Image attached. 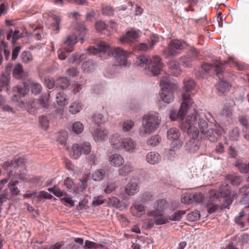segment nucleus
<instances>
[{"label":"nucleus","instance_id":"obj_16","mask_svg":"<svg viewBox=\"0 0 249 249\" xmlns=\"http://www.w3.org/2000/svg\"><path fill=\"white\" fill-rule=\"evenodd\" d=\"M92 134L95 141L101 142L107 139L108 132L107 129L97 128L94 129Z\"/></svg>","mask_w":249,"mask_h":249},{"label":"nucleus","instance_id":"obj_12","mask_svg":"<svg viewBox=\"0 0 249 249\" xmlns=\"http://www.w3.org/2000/svg\"><path fill=\"white\" fill-rule=\"evenodd\" d=\"M48 96L49 95H43L38 100L30 98L29 101L25 103V107L28 109L39 107L47 108L49 104Z\"/></svg>","mask_w":249,"mask_h":249},{"label":"nucleus","instance_id":"obj_24","mask_svg":"<svg viewBox=\"0 0 249 249\" xmlns=\"http://www.w3.org/2000/svg\"><path fill=\"white\" fill-rule=\"evenodd\" d=\"M82 147L79 144H74L72 146L70 156L74 159H77L81 155Z\"/></svg>","mask_w":249,"mask_h":249},{"label":"nucleus","instance_id":"obj_38","mask_svg":"<svg viewBox=\"0 0 249 249\" xmlns=\"http://www.w3.org/2000/svg\"><path fill=\"white\" fill-rule=\"evenodd\" d=\"M134 125V122L130 120L125 121L122 124V130L124 132H128L131 130Z\"/></svg>","mask_w":249,"mask_h":249},{"label":"nucleus","instance_id":"obj_57","mask_svg":"<svg viewBox=\"0 0 249 249\" xmlns=\"http://www.w3.org/2000/svg\"><path fill=\"white\" fill-rule=\"evenodd\" d=\"M234 195H230L228 197H224L225 199L224 202L223 207L225 208L229 209L230 206L232 203Z\"/></svg>","mask_w":249,"mask_h":249},{"label":"nucleus","instance_id":"obj_60","mask_svg":"<svg viewBox=\"0 0 249 249\" xmlns=\"http://www.w3.org/2000/svg\"><path fill=\"white\" fill-rule=\"evenodd\" d=\"M9 9V4L8 3H2L0 5V17L2 15L7 13Z\"/></svg>","mask_w":249,"mask_h":249},{"label":"nucleus","instance_id":"obj_62","mask_svg":"<svg viewBox=\"0 0 249 249\" xmlns=\"http://www.w3.org/2000/svg\"><path fill=\"white\" fill-rule=\"evenodd\" d=\"M96 29L100 32L104 30L107 28V24L103 21H99L96 22L95 24Z\"/></svg>","mask_w":249,"mask_h":249},{"label":"nucleus","instance_id":"obj_33","mask_svg":"<svg viewBox=\"0 0 249 249\" xmlns=\"http://www.w3.org/2000/svg\"><path fill=\"white\" fill-rule=\"evenodd\" d=\"M226 178L234 185H239L242 181V179L241 177L234 176L233 175H227L226 176Z\"/></svg>","mask_w":249,"mask_h":249},{"label":"nucleus","instance_id":"obj_54","mask_svg":"<svg viewBox=\"0 0 249 249\" xmlns=\"http://www.w3.org/2000/svg\"><path fill=\"white\" fill-rule=\"evenodd\" d=\"M85 55L81 54L79 55L78 53H74L71 57L69 58L70 62L73 63L75 61H78V62L81 61L82 60L85 59Z\"/></svg>","mask_w":249,"mask_h":249},{"label":"nucleus","instance_id":"obj_1","mask_svg":"<svg viewBox=\"0 0 249 249\" xmlns=\"http://www.w3.org/2000/svg\"><path fill=\"white\" fill-rule=\"evenodd\" d=\"M204 115L198 113L196 110H193V112L188 114L186 118L185 127L187 128L190 126H193L196 124L197 118H198V126L201 134V137L207 139L211 142H216L219 136V129L211 128L208 129V124L203 118Z\"/></svg>","mask_w":249,"mask_h":249},{"label":"nucleus","instance_id":"obj_63","mask_svg":"<svg viewBox=\"0 0 249 249\" xmlns=\"http://www.w3.org/2000/svg\"><path fill=\"white\" fill-rule=\"evenodd\" d=\"M99 155L97 154L92 153L88 157V160L89 162L92 164H96L98 160Z\"/></svg>","mask_w":249,"mask_h":249},{"label":"nucleus","instance_id":"obj_46","mask_svg":"<svg viewBox=\"0 0 249 249\" xmlns=\"http://www.w3.org/2000/svg\"><path fill=\"white\" fill-rule=\"evenodd\" d=\"M114 9L110 6H103L102 13L103 15L107 16H112L114 14Z\"/></svg>","mask_w":249,"mask_h":249},{"label":"nucleus","instance_id":"obj_29","mask_svg":"<svg viewBox=\"0 0 249 249\" xmlns=\"http://www.w3.org/2000/svg\"><path fill=\"white\" fill-rule=\"evenodd\" d=\"M133 171V167L130 164H125L118 170L119 175L125 176Z\"/></svg>","mask_w":249,"mask_h":249},{"label":"nucleus","instance_id":"obj_59","mask_svg":"<svg viewBox=\"0 0 249 249\" xmlns=\"http://www.w3.org/2000/svg\"><path fill=\"white\" fill-rule=\"evenodd\" d=\"M8 191L7 189H4L0 194V203L2 205L3 202L6 201L8 199Z\"/></svg>","mask_w":249,"mask_h":249},{"label":"nucleus","instance_id":"obj_61","mask_svg":"<svg viewBox=\"0 0 249 249\" xmlns=\"http://www.w3.org/2000/svg\"><path fill=\"white\" fill-rule=\"evenodd\" d=\"M108 203L110 204V205L114 207H117L120 204V200L118 198L114 196L109 198Z\"/></svg>","mask_w":249,"mask_h":249},{"label":"nucleus","instance_id":"obj_56","mask_svg":"<svg viewBox=\"0 0 249 249\" xmlns=\"http://www.w3.org/2000/svg\"><path fill=\"white\" fill-rule=\"evenodd\" d=\"M82 150L85 154H88L91 150L90 144L88 142H84L80 144Z\"/></svg>","mask_w":249,"mask_h":249},{"label":"nucleus","instance_id":"obj_49","mask_svg":"<svg viewBox=\"0 0 249 249\" xmlns=\"http://www.w3.org/2000/svg\"><path fill=\"white\" fill-rule=\"evenodd\" d=\"M105 120V117L101 114H95L93 117V121L94 123L98 126L103 123Z\"/></svg>","mask_w":249,"mask_h":249},{"label":"nucleus","instance_id":"obj_31","mask_svg":"<svg viewBox=\"0 0 249 249\" xmlns=\"http://www.w3.org/2000/svg\"><path fill=\"white\" fill-rule=\"evenodd\" d=\"M106 173V172L105 170H97L92 174V179L95 181H101L105 178Z\"/></svg>","mask_w":249,"mask_h":249},{"label":"nucleus","instance_id":"obj_37","mask_svg":"<svg viewBox=\"0 0 249 249\" xmlns=\"http://www.w3.org/2000/svg\"><path fill=\"white\" fill-rule=\"evenodd\" d=\"M56 100L58 105L64 106L67 104V100L63 92H58L56 96Z\"/></svg>","mask_w":249,"mask_h":249},{"label":"nucleus","instance_id":"obj_51","mask_svg":"<svg viewBox=\"0 0 249 249\" xmlns=\"http://www.w3.org/2000/svg\"><path fill=\"white\" fill-rule=\"evenodd\" d=\"M44 83L47 87L49 89H52L56 85V82H54L53 78L49 76L45 78Z\"/></svg>","mask_w":249,"mask_h":249},{"label":"nucleus","instance_id":"obj_42","mask_svg":"<svg viewBox=\"0 0 249 249\" xmlns=\"http://www.w3.org/2000/svg\"><path fill=\"white\" fill-rule=\"evenodd\" d=\"M105 200H106L103 198V196L101 195L95 196L93 198L91 206L95 207L101 205L105 203Z\"/></svg>","mask_w":249,"mask_h":249},{"label":"nucleus","instance_id":"obj_5","mask_svg":"<svg viewBox=\"0 0 249 249\" xmlns=\"http://www.w3.org/2000/svg\"><path fill=\"white\" fill-rule=\"evenodd\" d=\"M172 78L165 74L160 80V86L162 91L160 93V99L165 103H170L174 100L173 93L176 86L172 82Z\"/></svg>","mask_w":249,"mask_h":249},{"label":"nucleus","instance_id":"obj_48","mask_svg":"<svg viewBox=\"0 0 249 249\" xmlns=\"http://www.w3.org/2000/svg\"><path fill=\"white\" fill-rule=\"evenodd\" d=\"M134 49L135 51L146 52L151 49L146 43H139L135 46Z\"/></svg>","mask_w":249,"mask_h":249},{"label":"nucleus","instance_id":"obj_17","mask_svg":"<svg viewBox=\"0 0 249 249\" xmlns=\"http://www.w3.org/2000/svg\"><path fill=\"white\" fill-rule=\"evenodd\" d=\"M109 164L114 167H119L124 163V159L122 156L119 154H114L109 157Z\"/></svg>","mask_w":249,"mask_h":249},{"label":"nucleus","instance_id":"obj_27","mask_svg":"<svg viewBox=\"0 0 249 249\" xmlns=\"http://www.w3.org/2000/svg\"><path fill=\"white\" fill-rule=\"evenodd\" d=\"M32 92L35 95L39 94L42 90L41 85L37 82L29 81Z\"/></svg>","mask_w":249,"mask_h":249},{"label":"nucleus","instance_id":"obj_47","mask_svg":"<svg viewBox=\"0 0 249 249\" xmlns=\"http://www.w3.org/2000/svg\"><path fill=\"white\" fill-rule=\"evenodd\" d=\"M39 124L41 128L44 130H47L49 126V120L46 116H42L39 119Z\"/></svg>","mask_w":249,"mask_h":249},{"label":"nucleus","instance_id":"obj_52","mask_svg":"<svg viewBox=\"0 0 249 249\" xmlns=\"http://www.w3.org/2000/svg\"><path fill=\"white\" fill-rule=\"evenodd\" d=\"M240 172L242 173H247L249 172V162L248 164L242 163L236 165Z\"/></svg>","mask_w":249,"mask_h":249},{"label":"nucleus","instance_id":"obj_7","mask_svg":"<svg viewBox=\"0 0 249 249\" xmlns=\"http://www.w3.org/2000/svg\"><path fill=\"white\" fill-rule=\"evenodd\" d=\"M136 63L138 65L148 66L154 75H158L162 71V63L161 62L160 58L157 55L154 56L150 60L146 56L140 55L137 58Z\"/></svg>","mask_w":249,"mask_h":249},{"label":"nucleus","instance_id":"obj_39","mask_svg":"<svg viewBox=\"0 0 249 249\" xmlns=\"http://www.w3.org/2000/svg\"><path fill=\"white\" fill-rule=\"evenodd\" d=\"M84 125L80 122H75L72 126V131L76 134H79L84 130Z\"/></svg>","mask_w":249,"mask_h":249},{"label":"nucleus","instance_id":"obj_3","mask_svg":"<svg viewBox=\"0 0 249 249\" xmlns=\"http://www.w3.org/2000/svg\"><path fill=\"white\" fill-rule=\"evenodd\" d=\"M87 29L82 24H77L75 27V32L67 36L64 41V48L59 49L57 51L58 57L60 59L64 60L67 56V54L71 52L73 50L74 45L77 43L78 34L79 37L84 41V37L87 34Z\"/></svg>","mask_w":249,"mask_h":249},{"label":"nucleus","instance_id":"obj_28","mask_svg":"<svg viewBox=\"0 0 249 249\" xmlns=\"http://www.w3.org/2000/svg\"><path fill=\"white\" fill-rule=\"evenodd\" d=\"M161 139L158 135H154L150 137L147 140V143L151 146H155L160 142Z\"/></svg>","mask_w":249,"mask_h":249},{"label":"nucleus","instance_id":"obj_40","mask_svg":"<svg viewBox=\"0 0 249 249\" xmlns=\"http://www.w3.org/2000/svg\"><path fill=\"white\" fill-rule=\"evenodd\" d=\"M181 200L184 204H189L193 203V194L190 193H183L181 196Z\"/></svg>","mask_w":249,"mask_h":249},{"label":"nucleus","instance_id":"obj_14","mask_svg":"<svg viewBox=\"0 0 249 249\" xmlns=\"http://www.w3.org/2000/svg\"><path fill=\"white\" fill-rule=\"evenodd\" d=\"M139 179L133 177L130 179L125 187V193L129 196H133L139 190Z\"/></svg>","mask_w":249,"mask_h":249},{"label":"nucleus","instance_id":"obj_53","mask_svg":"<svg viewBox=\"0 0 249 249\" xmlns=\"http://www.w3.org/2000/svg\"><path fill=\"white\" fill-rule=\"evenodd\" d=\"M159 41V36L157 35H153L150 36L148 42L149 43V46L152 49L154 46Z\"/></svg>","mask_w":249,"mask_h":249},{"label":"nucleus","instance_id":"obj_50","mask_svg":"<svg viewBox=\"0 0 249 249\" xmlns=\"http://www.w3.org/2000/svg\"><path fill=\"white\" fill-rule=\"evenodd\" d=\"M204 199V196L201 193H196L193 194V202L201 203Z\"/></svg>","mask_w":249,"mask_h":249},{"label":"nucleus","instance_id":"obj_55","mask_svg":"<svg viewBox=\"0 0 249 249\" xmlns=\"http://www.w3.org/2000/svg\"><path fill=\"white\" fill-rule=\"evenodd\" d=\"M98 246V245L94 242L86 240L83 248L84 249H97Z\"/></svg>","mask_w":249,"mask_h":249},{"label":"nucleus","instance_id":"obj_58","mask_svg":"<svg viewBox=\"0 0 249 249\" xmlns=\"http://www.w3.org/2000/svg\"><path fill=\"white\" fill-rule=\"evenodd\" d=\"M9 83V77L4 74H1L0 78V85L3 88L4 87L7 86Z\"/></svg>","mask_w":249,"mask_h":249},{"label":"nucleus","instance_id":"obj_30","mask_svg":"<svg viewBox=\"0 0 249 249\" xmlns=\"http://www.w3.org/2000/svg\"><path fill=\"white\" fill-rule=\"evenodd\" d=\"M219 191L222 197H228L231 195L230 187L226 184H222L220 186Z\"/></svg>","mask_w":249,"mask_h":249},{"label":"nucleus","instance_id":"obj_25","mask_svg":"<svg viewBox=\"0 0 249 249\" xmlns=\"http://www.w3.org/2000/svg\"><path fill=\"white\" fill-rule=\"evenodd\" d=\"M69 85V80L66 77L59 78L56 81V88L64 89L68 87Z\"/></svg>","mask_w":249,"mask_h":249},{"label":"nucleus","instance_id":"obj_18","mask_svg":"<svg viewBox=\"0 0 249 249\" xmlns=\"http://www.w3.org/2000/svg\"><path fill=\"white\" fill-rule=\"evenodd\" d=\"M132 214L136 216L141 217L144 213V206L140 204H134L130 208Z\"/></svg>","mask_w":249,"mask_h":249},{"label":"nucleus","instance_id":"obj_36","mask_svg":"<svg viewBox=\"0 0 249 249\" xmlns=\"http://www.w3.org/2000/svg\"><path fill=\"white\" fill-rule=\"evenodd\" d=\"M20 57L22 62L24 63H28L33 60V55L29 51L23 52Z\"/></svg>","mask_w":249,"mask_h":249},{"label":"nucleus","instance_id":"obj_43","mask_svg":"<svg viewBox=\"0 0 249 249\" xmlns=\"http://www.w3.org/2000/svg\"><path fill=\"white\" fill-rule=\"evenodd\" d=\"M57 141L60 143L63 144L66 141L67 133L65 131H60L56 133Z\"/></svg>","mask_w":249,"mask_h":249},{"label":"nucleus","instance_id":"obj_2","mask_svg":"<svg viewBox=\"0 0 249 249\" xmlns=\"http://www.w3.org/2000/svg\"><path fill=\"white\" fill-rule=\"evenodd\" d=\"M109 52L116 59L120 65L127 66L129 64L127 60L129 55L128 52L118 47L110 48L105 42H100L97 47L90 46L87 50V53L89 54H99L100 57H103V55L108 56Z\"/></svg>","mask_w":249,"mask_h":249},{"label":"nucleus","instance_id":"obj_8","mask_svg":"<svg viewBox=\"0 0 249 249\" xmlns=\"http://www.w3.org/2000/svg\"><path fill=\"white\" fill-rule=\"evenodd\" d=\"M199 132L196 126L190 125L187 128V133L190 139L187 141L185 147V149L190 153H195L199 148L200 142L198 139Z\"/></svg>","mask_w":249,"mask_h":249},{"label":"nucleus","instance_id":"obj_41","mask_svg":"<svg viewBox=\"0 0 249 249\" xmlns=\"http://www.w3.org/2000/svg\"><path fill=\"white\" fill-rule=\"evenodd\" d=\"M186 213L185 211H178L174 213L171 216L168 217L169 221H179L181 218L182 216Z\"/></svg>","mask_w":249,"mask_h":249},{"label":"nucleus","instance_id":"obj_13","mask_svg":"<svg viewBox=\"0 0 249 249\" xmlns=\"http://www.w3.org/2000/svg\"><path fill=\"white\" fill-rule=\"evenodd\" d=\"M140 31L139 30H135L131 29L128 31L125 35L122 36L120 38V41L122 44L124 43H133L137 41L138 39L140 37Z\"/></svg>","mask_w":249,"mask_h":249},{"label":"nucleus","instance_id":"obj_32","mask_svg":"<svg viewBox=\"0 0 249 249\" xmlns=\"http://www.w3.org/2000/svg\"><path fill=\"white\" fill-rule=\"evenodd\" d=\"M15 88L17 89V91L22 96L27 94L29 91V85L25 82H23L21 85H18Z\"/></svg>","mask_w":249,"mask_h":249},{"label":"nucleus","instance_id":"obj_26","mask_svg":"<svg viewBox=\"0 0 249 249\" xmlns=\"http://www.w3.org/2000/svg\"><path fill=\"white\" fill-rule=\"evenodd\" d=\"M179 135L180 133L178 130L176 128H171L167 131V138L172 141L177 140Z\"/></svg>","mask_w":249,"mask_h":249},{"label":"nucleus","instance_id":"obj_21","mask_svg":"<svg viewBox=\"0 0 249 249\" xmlns=\"http://www.w3.org/2000/svg\"><path fill=\"white\" fill-rule=\"evenodd\" d=\"M22 37V34L20 33L18 30H15L14 32L12 29L9 30L7 35V39L10 40L11 39L12 42L13 44L16 43L17 40Z\"/></svg>","mask_w":249,"mask_h":249},{"label":"nucleus","instance_id":"obj_23","mask_svg":"<svg viewBox=\"0 0 249 249\" xmlns=\"http://www.w3.org/2000/svg\"><path fill=\"white\" fill-rule=\"evenodd\" d=\"M186 113L187 110H172L170 114V117L173 121L177 119L182 120Z\"/></svg>","mask_w":249,"mask_h":249},{"label":"nucleus","instance_id":"obj_34","mask_svg":"<svg viewBox=\"0 0 249 249\" xmlns=\"http://www.w3.org/2000/svg\"><path fill=\"white\" fill-rule=\"evenodd\" d=\"M184 89H185V93H189L194 89L196 86L195 81L191 79H187L184 81Z\"/></svg>","mask_w":249,"mask_h":249},{"label":"nucleus","instance_id":"obj_64","mask_svg":"<svg viewBox=\"0 0 249 249\" xmlns=\"http://www.w3.org/2000/svg\"><path fill=\"white\" fill-rule=\"evenodd\" d=\"M116 189L115 183H110L107 184V186L104 190V191L107 194H110Z\"/></svg>","mask_w":249,"mask_h":249},{"label":"nucleus","instance_id":"obj_20","mask_svg":"<svg viewBox=\"0 0 249 249\" xmlns=\"http://www.w3.org/2000/svg\"><path fill=\"white\" fill-rule=\"evenodd\" d=\"M218 76L220 80L216 85V89L219 92L224 93L229 90L231 86L228 82L223 80L220 77V75H218Z\"/></svg>","mask_w":249,"mask_h":249},{"label":"nucleus","instance_id":"obj_9","mask_svg":"<svg viewBox=\"0 0 249 249\" xmlns=\"http://www.w3.org/2000/svg\"><path fill=\"white\" fill-rule=\"evenodd\" d=\"M149 217L145 220V227L150 229L154 227V224L159 225L166 224L169 222L168 217L164 216L161 212L152 210L147 213Z\"/></svg>","mask_w":249,"mask_h":249},{"label":"nucleus","instance_id":"obj_35","mask_svg":"<svg viewBox=\"0 0 249 249\" xmlns=\"http://www.w3.org/2000/svg\"><path fill=\"white\" fill-rule=\"evenodd\" d=\"M167 202L165 200H159L154 206L155 211L161 212L167 207Z\"/></svg>","mask_w":249,"mask_h":249},{"label":"nucleus","instance_id":"obj_4","mask_svg":"<svg viewBox=\"0 0 249 249\" xmlns=\"http://www.w3.org/2000/svg\"><path fill=\"white\" fill-rule=\"evenodd\" d=\"M110 143L113 148L117 150H123L130 153L134 152L136 149L137 144L132 139L123 137L118 134L112 135Z\"/></svg>","mask_w":249,"mask_h":249},{"label":"nucleus","instance_id":"obj_19","mask_svg":"<svg viewBox=\"0 0 249 249\" xmlns=\"http://www.w3.org/2000/svg\"><path fill=\"white\" fill-rule=\"evenodd\" d=\"M25 75L22 66L20 64H16L13 69V76L17 79L23 78Z\"/></svg>","mask_w":249,"mask_h":249},{"label":"nucleus","instance_id":"obj_44","mask_svg":"<svg viewBox=\"0 0 249 249\" xmlns=\"http://www.w3.org/2000/svg\"><path fill=\"white\" fill-rule=\"evenodd\" d=\"M192 58L189 56H183L180 58V63L186 67H190L192 66Z\"/></svg>","mask_w":249,"mask_h":249},{"label":"nucleus","instance_id":"obj_11","mask_svg":"<svg viewBox=\"0 0 249 249\" xmlns=\"http://www.w3.org/2000/svg\"><path fill=\"white\" fill-rule=\"evenodd\" d=\"M232 58L229 57V60L224 62H218L214 64L205 63L201 66L202 69L206 73L213 74L215 73L218 76L224 72V65L229 62Z\"/></svg>","mask_w":249,"mask_h":249},{"label":"nucleus","instance_id":"obj_45","mask_svg":"<svg viewBox=\"0 0 249 249\" xmlns=\"http://www.w3.org/2000/svg\"><path fill=\"white\" fill-rule=\"evenodd\" d=\"M200 217L198 211H195L187 214V218L190 221H195L199 220Z\"/></svg>","mask_w":249,"mask_h":249},{"label":"nucleus","instance_id":"obj_10","mask_svg":"<svg viewBox=\"0 0 249 249\" xmlns=\"http://www.w3.org/2000/svg\"><path fill=\"white\" fill-rule=\"evenodd\" d=\"M187 43L181 40L172 39L167 47L163 51V55L166 58L173 57L178 54V51L184 49Z\"/></svg>","mask_w":249,"mask_h":249},{"label":"nucleus","instance_id":"obj_15","mask_svg":"<svg viewBox=\"0 0 249 249\" xmlns=\"http://www.w3.org/2000/svg\"><path fill=\"white\" fill-rule=\"evenodd\" d=\"M182 102L179 109H196L198 106L194 102L189 93H183L182 95Z\"/></svg>","mask_w":249,"mask_h":249},{"label":"nucleus","instance_id":"obj_6","mask_svg":"<svg viewBox=\"0 0 249 249\" xmlns=\"http://www.w3.org/2000/svg\"><path fill=\"white\" fill-rule=\"evenodd\" d=\"M160 122L161 117L158 112L143 115L142 119L143 130L141 132V134H149L155 132L159 128Z\"/></svg>","mask_w":249,"mask_h":249},{"label":"nucleus","instance_id":"obj_22","mask_svg":"<svg viewBox=\"0 0 249 249\" xmlns=\"http://www.w3.org/2000/svg\"><path fill=\"white\" fill-rule=\"evenodd\" d=\"M146 160L150 164H155L160 160V156L156 152H150L146 156Z\"/></svg>","mask_w":249,"mask_h":249}]
</instances>
